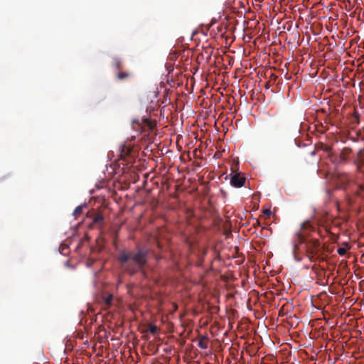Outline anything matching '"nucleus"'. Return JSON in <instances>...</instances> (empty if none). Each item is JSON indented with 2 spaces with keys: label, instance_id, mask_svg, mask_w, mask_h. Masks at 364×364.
Wrapping results in <instances>:
<instances>
[{
  "label": "nucleus",
  "instance_id": "f257e3e1",
  "mask_svg": "<svg viewBox=\"0 0 364 364\" xmlns=\"http://www.w3.org/2000/svg\"><path fill=\"white\" fill-rule=\"evenodd\" d=\"M149 251L140 247L134 250H120L117 259L122 272L133 276L139 272H144V268L148 262Z\"/></svg>",
  "mask_w": 364,
  "mask_h": 364
},
{
  "label": "nucleus",
  "instance_id": "f03ea898",
  "mask_svg": "<svg viewBox=\"0 0 364 364\" xmlns=\"http://www.w3.org/2000/svg\"><path fill=\"white\" fill-rule=\"evenodd\" d=\"M132 125L136 132H143L154 129L156 123L150 119L142 118L141 119H133Z\"/></svg>",
  "mask_w": 364,
  "mask_h": 364
},
{
  "label": "nucleus",
  "instance_id": "7ed1b4c3",
  "mask_svg": "<svg viewBox=\"0 0 364 364\" xmlns=\"http://www.w3.org/2000/svg\"><path fill=\"white\" fill-rule=\"evenodd\" d=\"M306 252L308 257L311 262L315 261L316 255L321 250V244L318 240L311 239L306 242Z\"/></svg>",
  "mask_w": 364,
  "mask_h": 364
},
{
  "label": "nucleus",
  "instance_id": "20e7f679",
  "mask_svg": "<svg viewBox=\"0 0 364 364\" xmlns=\"http://www.w3.org/2000/svg\"><path fill=\"white\" fill-rule=\"evenodd\" d=\"M352 149L350 147H344L340 154H331L330 156L331 161L337 166L345 164L348 160Z\"/></svg>",
  "mask_w": 364,
  "mask_h": 364
},
{
  "label": "nucleus",
  "instance_id": "39448f33",
  "mask_svg": "<svg viewBox=\"0 0 364 364\" xmlns=\"http://www.w3.org/2000/svg\"><path fill=\"white\" fill-rule=\"evenodd\" d=\"M334 180L339 186L340 188L345 189L351 181V177L349 173L342 171H336L334 173Z\"/></svg>",
  "mask_w": 364,
  "mask_h": 364
},
{
  "label": "nucleus",
  "instance_id": "423d86ee",
  "mask_svg": "<svg viewBox=\"0 0 364 364\" xmlns=\"http://www.w3.org/2000/svg\"><path fill=\"white\" fill-rule=\"evenodd\" d=\"M245 181L246 178L241 173L233 174L230 178V184L235 188H241L245 185Z\"/></svg>",
  "mask_w": 364,
  "mask_h": 364
},
{
  "label": "nucleus",
  "instance_id": "0eeeda50",
  "mask_svg": "<svg viewBox=\"0 0 364 364\" xmlns=\"http://www.w3.org/2000/svg\"><path fill=\"white\" fill-rule=\"evenodd\" d=\"M295 236L297 239V242H295L294 245L293 253L296 256V252L299 250V247L300 245L306 243L308 240L305 238V235L301 231H298L296 232Z\"/></svg>",
  "mask_w": 364,
  "mask_h": 364
},
{
  "label": "nucleus",
  "instance_id": "6e6552de",
  "mask_svg": "<svg viewBox=\"0 0 364 364\" xmlns=\"http://www.w3.org/2000/svg\"><path fill=\"white\" fill-rule=\"evenodd\" d=\"M314 230V227L312 225L311 221L309 220L304 221L301 224V228L299 231L303 232L304 235L307 232H310Z\"/></svg>",
  "mask_w": 364,
  "mask_h": 364
},
{
  "label": "nucleus",
  "instance_id": "1a4fd4ad",
  "mask_svg": "<svg viewBox=\"0 0 364 364\" xmlns=\"http://www.w3.org/2000/svg\"><path fill=\"white\" fill-rule=\"evenodd\" d=\"M362 150H359L357 153V157L354 159L353 164L356 166L357 170L360 172H363L362 166L363 165V161L360 158Z\"/></svg>",
  "mask_w": 364,
  "mask_h": 364
},
{
  "label": "nucleus",
  "instance_id": "9d476101",
  "mask_svg": "<svg viewBox=\"0 0 364 364\" xmlns=\"http://www.w3.org/2000/svg\"><path fill=\"white\" fill-rule=\"evenodd\" d=\"M104 220V216L101 213H95L92 216V224L101 227Z\"/></svg>",
  "mask_w": 364,
  "mask_h": 364
},
{
  "label": "nucleus",
  "instance_id": "9b49d317",
  "mask_svg": "<svg viewBox=\"0 0 364 364\" xmlns=\"http://www.w3.org/2000/svg\"><path fill=\"white\" fill-rule=\"evenodd\" d=\"M132 151V148L129 146H127L126 144H123L120 148V157L122 159L126 157L130 154Z\"/></svg>",
  "mask_w": 364,
  "mask_h": 364
},
{
  "label": "nucleus",
  "instance_id": "f8f14e48",
  "mask_svg": "<svg viewBox=\"0 0 364 364\" xmlns=\"http://www.w3.org/2000/svg\"><path fill=\"white\" fill-rule=\"evenodd\" d=\"M132 76V73L119 71L117 75V78L119 80H124L129 79Z\"/></svg>",
  "mask_w": 364,
  "mask_h": 364
},
{
  "label": "nucleus",
  "instance_id": "ddd939ff",
  "mask_svg": "<svg viewBox=\"0 0 364 364\" xmlns=\"http://www.w3.org/2000/svg\"><path fill=\"white\" fill-rule=\"evenodd\" d=\"M112 65L114 66V68L115 69H117V70H120L121 68H122V61L119 58H113V60H112Z\"/></svg>",
  "mask_w": 364,
  "mask_h": 364
},
{
  "label": "nucleus",
  "instance_id": "4468645a",
  "mask_svg": "<svg viewBox=\"0 0 364 364\" xmlns=\"http://www.w3.org/2000/svg\"><path fill=\"white\" fill-rule=\"evenodd\" d=\"M84 207H85V205H84ZM82 208L83 205H79L74 210L73 215L75 218H77L82 213Z\"/></svg>",
  "mask_w": 364,
  "mask_h": 364
},
{
  "label": "nucleus",
  "instance_id": "2eb2a0df",
  "mask_svg": "<svg viewBox=\"0 0 364 364\" xmlns=\"http://www.w3.org/2000/svg\"><path fill=\"white\" fill-rule=\"evenodd\" d=\"M148 331L150 333L154 335V334H156L158 332V328L155 325L149 324V326H148Z\"/></svg>",
  "mask_w": 364,
  "mask_h": 364
},
{
  "label": "nucleus",
  "instance_id": "dca6fc26",
  "mask_svg": "<svg viewBox=\"0 0 364 364\" xmlns=\"http://www.w3.org/2000/svg\"><path fill=\"white\" fill-rule=\"evenodd\" d=\"M346 249L344 248V247H339L338 250H337V253L341 255V256H343L346 254Z\"/></svg>",
  "mask_w": 364,
  "mask_h": 364
},
{
  "label": "nucleus",
  "instance_id": "f3484780",
  "mask_svg": "<svg viewBox=\"0 0 364 364\" xmlns=\"http://www.w3.org/2000/svg\"><path fill=\"white\" fill-rule=\"evenodd\" d=\"M112 301V296L109 295L107 296L105 299V303L107 306H110Z\"/></svg>",
  "mask_w": 364,
  "mask_h": 364
},
{
  "label": "nucleus",
  "instance_id": "a211bd4d",
  "mask_svg": "<svg viewBox=\"0 0 364 364\" xmlns=\"http://www.w3.org/2000/svg\"><path fill=\"white\" fill-rule=\"evenodd\" d=\"M198 346L202 348V349H205L208 348V345L205 342H204L203 341L200 340L199 342H198Z\"/></svg>",
  "mask_w": 364,
  "mask_h": 364
},
{
  "label": "nucleus",
  "instance_id": "6ab92c4d",
  "mask_svg": "<svg viewBox=\"0 0 364 364\" xmlns=\"http://www.w3.org/2000/svg\"><path fill=\"white\" fill-rule=\"evenodd\" d=\"M264 214L266 215L267 216L269 217L270 215H271V210H269V209H267V210H264L263 211Z\"/></svg>",
  "mask_w": 364,
  "mask_h": 364
},
{
  "label": "nucleus",
  "instance_id": "aec40b11",
  "mask_svg": "<svg viewBox=\"0 0 364 364\" xmlns=\"http://www.w3.org/2000/svg\"><path fill=\"white\" fill-rule=\"evenodd\" d=\"M358 188H359V189H360V191H364V186H363V185L360 184V185L358 186Z\"/></svg>",
  "mask_w": 364,
  "mask_h": 364
},
{
  "label": "nucleus",
  "instance_id": "412c9836",
  "mask_svg": "<svg viewBox=\"0 0 364 364\" xmlns=\"http://www.w3.org/2000/svg\"><path fill=\"white\" fill-rule=\"evenodd\" d=\"M173 306H173L174 310H176L177 309V305L176 304H173Z\"/></svg>",
  "mask_w": 364,
  "mask_h": 364
}]
</instances>
